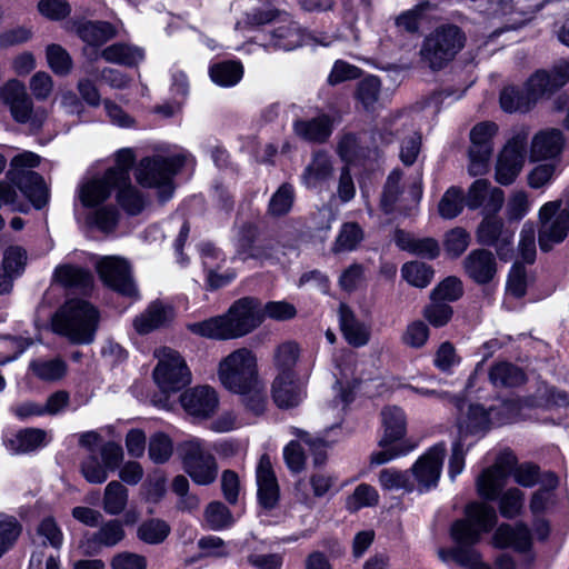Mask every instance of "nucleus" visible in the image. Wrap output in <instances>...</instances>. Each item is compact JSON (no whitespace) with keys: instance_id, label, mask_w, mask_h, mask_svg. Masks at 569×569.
I'll return each instance as SVG.
<instances>
[{"instance_id":"f257e3e1","label":"nucleus","mask_w":569,"mask_h":569,"mask_svg":"<svg viewBox=\"0 0 569 569\" xmlns=\"http://www.w3.org/2000/svg\"><path fill=\"white\" fill-rule=\"evenodd\" d=\"M569 81V60L561 59L549 70L536 71L526 83V91L522 92L516 87L509 86L500 93V107L503 111L526 112L530 110L538 100L549 98Z\"/></svg>"},{"instance_id":"f03ea898","label":"nucleus","mask_w":569,"mask_h":569,"mask_svg":"<svg viewBox=\"0 0 569 569\" xmlns=\"http://www.w3.org/2000/svg\"><path fill=\"white\" fill-rule=\"evenodd\" d=\"M99 312L88 301L72 299L67 301L52 318V330L77 345H89L94 340Z\"/></svg>"},{"instance_id":"7ed1b4c3","label":"nucleus","mask_w":569,"mask_h":569,"mask_svg":"<svg viewBox=\"0 0 569 569\" xmlns=\"http://www.w3.org/2000/svg\"><path fill=\"white\" fill-rule=\"evenodd\" d=\"M218 377L229 391L239 395L250 393L258 385L256 355L247 348L232 351L220 361Z\"/></svg>"},{"instance_id":"20e7f679","label":"nucleus","mask_w":569,"mask_h":569,"mask_svg":"<svg viewBox=\"0 0 569 569\" xmlns=\"http://www.w3.org/2000/svg\"><path fill=\"white\" fill-rule=\"evenodd\" d=\"M217 446L192 437L179 443L178 455L184 472L199 486H209L218 477V462L213 451Z\"/></svg>"},{"instance_id":"39448f33","label":"nucleus","mask_w":569,"mask_h":569,"mask_svg":"<svg viewBox=\"0 0 569 569\" xmlns=\"http://www.w3.org/2000/svg\"><path fill=\"white\" fill-rule=\"evenodd\" d=\"M466 42L465 33L453 24H445L433 30L422 42L421 61L432 70L446 67Z\"/></svg>"},{"instance_id":"423d86ee","label":"nucleus","mask_w":569,"mask_h":569,"mask_svg":"<svg viewBox=\"0 0 569 569\" xmlns=\"http://www.w3.org/2000/svg\"><path fill=\"white\" fill-rule=\"evenodd\" d=\"M38 154L27 151L17 154L11 160L7 177L37 208H42L48 201V190L42 177L31 169L39 164Z\"/></svg>"},{"instance_id":"0eeeda50","label":"nucleus","mask_w":569,"mask_h":569,"mask_svg":"<svg viewBox=\"0 0 569 569\" xmlns=\"http://www.w3.org/2000/svg\"><path fill=\"white\" fill-rule=\"evenodd\" d=\"M184 156H154L141 159L136 168V179L142 187L159 188L168 199L172 193V178L184 163Z\"/></svg>"},{"instance_id":"6e6552de","label":"nucleus","mask_w":569,"mask_h":569,"mask_svg":"<svg viewBox=\"0 0 569 569\" xmlns=\"http://www.w3.org/2000/svg\"><path fill=\"white\" fill-rule=\"evenodd\" d=\"M154 357L158 363L152 376L161 391L178 392L191 382V371L178 351L163 347L154 351Z\"/></svg>"},{"instance_id":"1a4fd4ad","label":"nucleus","mask_w":569,"mask_h":569,"mask_svg":"<svg viewBox=\"0 0 569 569\" xmlns=\"http://www.w3.org/2000/svg\"><path fill=\"white\" fill-rule=\"evenodd\" d=\"M562 201H548L538 211V243L548 252L569 234V218L561 212Z\"/></svg>"},{"instance_id":"9d476101","label":"nucleus","mask_w":569,"mask_h":569,"mask_svg":"<svg viewBox=\"0 0 569 569\" xmlns=\"http://www.w3.org/2000/svg\"><path fill=\"white\" fill-rule=\"evenodd\" d=\"M497 132L498 126L490 121L480 122L471 129L468 164V172L471 176H482L488 172Z\"/></svg>"},{"instance_id":"9b49d317","label":"nucleus","mask_w":569,"mask_h":569,"mask_svg":"<svg viewBox=\"0 0 569 569\" xmlns=\"http://www.w3.org/2000/svg\"><path fill=\"white\" fill-rule=\"evenodd\" d=\"M400 181L401 172L399 170H393L387 178L381 197V207L387 213L395 210L409 213L421 199L422 188L419 179L410 183L406 190L401 188Z\"/></svg>"},{"instance_id":"f8f14e48","label":"nucleus","mask_w":569,"mask_h":569,"mask_svg":"<svg viewBox=\"0 0 569 569\" xmlns=\"http://www.w3.org/2000/svg\"><path fill=\"white\" fill-rule=\"evenodd\" d=\"M0 99L9 107L11 116L18 122H30L33 128H39L46 113L42 112L41 117L36 113L32 114V100L27 93L26 87L22 82L13 79L8 81L0 88Z\"/></svg>"},{"instance_id":"ddd939ff","label":"nucleus","mask_w":569,"mask_h":569,"mask_svg":"<svg viewBox=\"0 0 569 569\" xmlns=\"http://www.w3.org/2000/svg\"><path fill=\"white\" fill-rule=\"evenodd\" d=\"M97 271L106 286L126 297H137L138 290L132 280L127 260L109 256L97 262Z\"/></svg>"},{"instance_id":"4468645a","label":"nucleus","mask_w":569,"mask_h":569,"mask_svg":"<svg viewBox=\"0 0 569 569\" xmlns=\"http://www.w3.org/2000/svg\"><path fill=\"white\" fill-rule=\"evenodd\" d=\"M527 138L522 133L513 136L500 151L496 164V180L500 184H511L525 163Z\"/></svg>"},{"instance_id":"2eb2a0df","label":"nucleus","mask_w":569,"mask_h":569,"mask_svg":"<svg viewBox=\"0 0 569 569\" xmlns=\"http://www.w3.org/2000/svg\"><path fill=\"white\" fill-rule=\"evenodd\" d=\"M516 407L513 401H505L499 409L486 411L481 406L472 405L469 407L465 425L460 426V432L475 435L486 431L490 425L512 422L515 420Z\"/></svg>"},{"instance_id":"dca6fc26","label":"nucleus","mask_w":569,"mask_h":569,"mask_svg":"<svg viewBox=\"0 0 569 569\" xmlns=\"http://www.w3.org/2000/svg\"><path fill=\"white\" fill-rule=\"evenodd\" d=\"M445 456L446 446L437 443L413 463L410 471L417 482L419 492L429 491L438 485Z\"/></svg>"},{"instance_id":"f3484780","label":"nucleus","mask_w":569,"mask_h":569,"mask_svg":"<svg viewBox=\"0 0 569 569\" xmlns=\"http://www.w3.org/2000/svg\"><path fill=\"white\" fill-rule=\"evenodd\" d=\"M546 0H490L489 11L505 17L512 28H520L535 19Z\"/></svg>"},{"instance_id":"a211bd4d","label":"nucleus","mask_w":569,"mask_h":569,"mask_svg":"<svg viewBox=\"0 0 569 569\" xmlns=\"http://www.w3.org/2000/svg\"><path fill=\"white\" fill-rule=\"evenodd\" d=\"M497 520L496 510L491 506L473 502L466 507L465 518L452 523L450 533H486L493 529Z\"/></svg>"},{"instance_id":"6ab92c4d","label":"nucleus","mask_w":569,"mask_h":569,"mask_svg":"<svg viewBox=\"0 0 569 569\" xmlns=\"http://www.w3.org/2000/svg\"><path fill=\"white\" fill-rule=\"evenodd\" d=\"M223 317L232 339L251 332L261 321L258 305L251 298L236 301Z\"/></svg>"},{"instance_id":"aec40b11","label":"nucleus","mask_w":569,"mask_h":569,"mask_svg":"<svg viewBox=\"0 0 569 569\" xmlns=\"http://www.w3.org/2000/svg\"><path fill=\"white\" fill-rule=\"evenodd\" d=\"M453 543L448 548L438 550L439 558L445 561H453L469 569H491L482 562L479 552L475 549L479 536H453Z\"/></svg>"},{"instance_id":"412c9836","label":"nucleus","mask_w":569,"mask_h":569,"mask_svg":"<svg viewBox=\"0 0 569 569\" xmlns=\"http://www.w3.org/2000/svg\"><path fill=\"white\" fill-rule=\"evenodd\" d=\"M267 49L290 51L302 44L303 34L300 27L287 14L281 16L268 33L257 37Z\"/></svg>"},{"instance_id":"4be33fe9","label":"nucleus","mask_w":569,"mask_h":569,"mask_svg":"<svg viewBox=\"0 0 569 569\" xmlns=\"http://www.w3.org/2000/svg\"><path fill=\"white\" fill-rule=\"evenodd\" d=\"M565 147L562 131L549 128L538 131L531 139L529 159L531 162L556 161Z\"/></svg>"},{"instance_id":"5701e85b","label":"nucleus","mask_w":569,"mask_h":569,"mask_svg":"<svg viewBox=\"0 0 569 569\" xmlns=\"http://www.w3.org/2000/svg\"><path fill=\"white\" fill-rule=\"evenodd\" d=\"M184 411L197 418H209L218 408V396L208 386H198L184 391L180 397Z\"/></svg>"},{"instance_id":"b1692460","label":"nucleus","mask_w":569,"mask_h":569,"mask_svg":"<svg viewBox=\"0 0 569 569\" xmlns=\"http://www.w3.org/2000/svg\"><path fill=\"white\" fill-rule=\"evenodd\" d=\"M511 475V466L499 458L491 467L486 468L476 479V488L482 498L495 500L501 493Z\"/></svg>"},{"instance_id":"393cba45","label":"nucleus","mask_w":569,"mask_h":569,"mask_svg":"<svg viewBox=\"0 0 569 569\" xmlns=\"http://www.w3.org/2000/svg\"><path fill=\"white\" fill-rule=\"evenodd\" d=\"M512 232L503 228V222L496 218L485 219L477 230V238L481 244L493 246L501 259H509L512 242Z\"/></svg>"},{"instance_id":"a878e982","label":"nucleus","mask_w":569,"mask_h":569,"mask_svg":"<svg viewBox=\"0 0 569 569\" xmlns=\"http://www.w3.org/2000/svg\"><path fill=\"white\" fill-rule=\"evenodd\" d=\"M465 199L469 209L475 210L485 206L488 212L496 213L503 204L505 194L501 189L491 187L488 180L478 179L469 187Z\"/></svg>"},{"instance_id":"bb28decb","label":"nucleus","mask_w":569,"mask_h":569,"mask_svg":"<svg viewBox=\"0 0 569 569\" xmlns=\"http://www.w3.org/2000/svg\"><path fill=\"white\" fill-rule=\"evenodd\" d=\"M256 480L260 505L266 509H272L279 499V486L270 458L267 455L261 456L258 462Z\"/></svg>"},{"instance_id":"cd10ccee","label":"nucleus","mask_w":569,"mask_h":569,"mask_svg":"<svg viewBox=\"0 0 569 569\" xmlns=\"http://www.w3.org/2000/svg\"><path fill=\"white\" fill-rule=\"evenodd\" d=\"M272 397L279 408L297 407L306 397L305 386L296 375L277 376L272 383Z\"/></svg>"},{"instance_id":"c85d7f7f","label":"nucleus","mask_w":569,"mask_h":569,"mask_svg":"<svg viewBox=\"0 0 569 569\" xmlns=\"http://www.w3.org/2000/svg\"><path fill=\"white\" fill-rule=\"evenodd\" d=\"M466 273L477 283L491 281L497 272L495 256L485 249L472 250L463 260Z\"/></svg>"},{"instance_id":"c756f323","label":"nucleus","mask_w":569,"mask_h":569,"mask_svg":"<svg viewBox=\"0 0 569 569\" xmlns=\"http://www.w3.org/2000/svg\"><path fill=\"white\" fill-rule=\"evenodd\" d=\"M173 317L174 312L171 306L153 301L143 312L134 318L133 327L138 333L147 335L167 326L172 321Z\"/></svg>"},{"instance_id":"7c9ffc66","label":"nucleus","mask_w":569,"mask_h":569,"mask_svg":"<svg viewBox=\"0 0 569 569\" xmlns=\"http://www.w3.org/2000/svg\"><path fill=\"white\" fill-rule=\"evenodd\" d=\"M295 133L310 142H325L332 133V119L326 113H319L311 119H300L293 123Z\"/></svg>"},{"instance_id":"2f4dec72","label":"nucleus","mask_w":569,"mask_h":569,"mask_svg":"<svg viewBox=\"0 0 569 569\" xmlns=\"http://www.w3.org/2000/svg\"><path fill=\"white\" fill-rule=\"evenodd\" d=\"M71 30L90 46H101L117 34L116 28L107 21H73Z\"/></svg>"},{"instance_id":"473e14b6","label":"nucleus","mask_w":569,"mask_h":569,"mask_svg":"<svg viewBox=\"0 0 569 569\" xmlns=\"http://www.w3.org/2000/svg\"><path fill=\"white\" fill-rule=\"evenodd\" d=\"M383 435L379 440V447L396 443L402 439L407 431V418L405 411L397 407H386L381 411Z\"/></svg>"},{"instance_id":"72a5a7b5","label":"nucleus","mask_w":569,"mask_h":569,"mask_svg":"<svg viewBox=\"0 0 569 569\" xmlns=\"http://www.w3.org/2000/svg\"><path fill=\"white\" fill-rule=\"evenodd\" d=\"M121 187L106 172L101 178L91 179L79 188V199L84 207H94L107 200L112 190Z\"/></svg>"},{"instance_id":"f704fd0d","label":"nucleus","mask_w":569,"mask_h":569,"mask_svg":"<svg viewBox=\"0 0 569 569\" xmlns=\"http://www.w3.org/2000/svg\"><path fill=\"white\" fill-rule=\"evenodd\" d=\"M339 322L343 338L349 345L362 347L368 343L370 338L369 328L360 322L345 303L339 306Z\"/></svg>"},{"instance_id":"c9c22d12","label":"nucleus","mask_w":569,"mask_h":569,"mask_svg":"<svg viewBox=\"0 0 569 569\" xmlns=\"http://www.w3.org/2000/svg\"><path fill=\"white\" fill-rule=\"evenodd\" d=\"M395 241L400 249L422 258L435 259L440 253L439 243L433 238H416L410 233L398 230Z\"/></svg>"},{"instance_id":"e433bc0d","label":"nucleus","mask_w":569,"mask_h":569,"mask_svg":"<svg viewBox=\"0 0 569 569\" xmlns=\"http://www.w3.org/2000/svg\"><path fill=\"white\" fill-rule=\"evenodd\" d=\"M48 433L39 428H26L7 440V448L13 453H27L47 446Z\"/></svg>"},{"instance_id":"4c0bfd02","label":"nucleus","mask_w":569,"mask_h":569,"mask_svg":"<svg viewBox=\"0 0 569 569\" xmlns=\"http://www.w3.org/2000/svg\"><path fill=\"white\" fill-rule=\"evenodd\" d=\"M100 56L110 63L136 66L143 60L144 51L137 46L118 42L104 48Z\"/></svg>"},{"instance_id":"58836bf2","label":"nucleus","mask_w":569,"mask_h":569,"mask_svg":"<svg viewBox=\"0 0 569 569\" xmlns=\"http://www.w3.org/2000/svg\"><path fill=\"white\" fill-rule=\"evenodd\" d=\"M332 173V162L330 157L322 151L313 153L311 162L306 167L302 173V182L308 188H315L320 182L327 180Z\"/></svg>"},{"instance_id":"ea45409f","label":"nucleus","mask_w":569,"mask_h":569,"mask_svg":"<svg viewBox=\"0 0 569 569\" xmlns=\"http://www.w3.org/2000/svg\"><path fill=\"white\" fill-rule=\"evenodd\" d=\"M209 77L219 87H233L243 77V66L239 61H221L209 67Z\"/></svg>"},{"instance_id":"a19ab883","label":"nucleus","mask_w":569,"mask_h":569,"mask_svg":"<svg viewBox=\"0 0 569 569\" xmlns=\"http://www.w3.org/2000/svg\"><path fill=\"white\" fill-rule=\"evenodd\" d=\"M489 380L495 387L511 388L522 385L526 381V375L519 367L501 361L491 367Z\"/></svg>"},{"instance_id":"79ce46f5","label":"nucleus","mask_w":569,"mask_h":569,"mask_svg":"<svg viewBox=\"0 0 569 569\" xmlns=\"http://www.w3.org/2000/svg\"><path fill=\"white\" fill-rule=\"evenodd\" d=\"M53 277L57 282L69 288L87 289L92 283V274L88 270L73 264L58 266Z\"/></svg>"},{"instance_id":"37998d69","label":"nucleus","mask_w":569,"mask_h":569,"mask_svg":"<svg viewBox=\"0 0 569 569\" xmlns=\"http://www.w3.org/2000/svg\"><path fill=\"white\" fill-rule=\"evenodd\" d=\"M188 329L192 333L208 339H232L226 322V317H223V315L212 317L203 321L190 323L188 325Z\"/></svg>"},{"instance_id":"c03bdc74","label":"nucleus","mask_w":569,"mask_h":569,"mask_svg":"<svg viewBox=\"0 0 569 569\" xmlns=\"http://www.w3.org/2000/svg\"><path fill=\"white\" fill-rule=\"evenodd\" d=\"M378 482L383 490L388 491L412 492L415 490V481L408 470L385 468L378 475Z\"/></svg>"},{"instance_id":"a18cd8bd","label":"nucleus","mask_w":569,"mask_h":569,"mask_svg":"<svg viewBox=\"0 0 569 569\" xmlns=\"http://www.w3.org/2000/svg\"><path fill=\"white\" fill-rule=\"evenodd\" d=\"M363 237V230L358 223L346 222L341 226L331 250L335 253L353 251Z\"/></svg>"},{"instance_id":"49530a36","label":"nucleus","mask_w":569,"mask_h":569,"mask_svg":"<svg viewBox=\"0 0 569 569\" xmlns=\"http://www.w3.org/2000/svg\"><path fill=\"white\" fill-rule=\"evenodd\" d=\"M300 350L296 342L286 341L279 345L273 355V363L278 371L277 376H289L295 373V366L299 359Z\"/></svg>"},{"instance_id":"de8ad7c7","label":"nucleus","mask_w":569,"mask_h":569,"mask_svg":"<svg viewBox=\"0 0 569 569\" xmlns=\"http://www.w3.org/2000/svg\"><path fill=\"white\" fill-rule=\"evenodd\" d=\"M346 357V366L340 363L337 365L339 368V378L337 380V385L340 389L339 399L336 402V407H339V410L342 411L348 406V403L352 400L351 396V381L356 382L355 379V368H353V355L348 352L345 355Z\"/></svg>"},{"instance_id":"09e8293b","label":"nucleus","mask_w":569,"mask_h":569,"mask_svg":"<svg viewBox=\"0 0 569 569\" xmlns=\"http://www.w3.org/2000/svg\"><path fill=\"white\" fill-rule=\"evenodd\" d=\"M379 502L377 489L368 483L358 485L353 492L346 499V508L356 512L362 508L375 507Z\"/></svg>"},{"instance_id":"8fccbe9b","label":"nucleus","mask_w":569,"mask_h":569,"mask_svg":"<svg viewBox=\"0 0 569 569\" xmlns=\"http://www.w3.org/2000/svg\"><path fill=\"white\" fill-rule=\"evenodd\" d=\"M204 521L210 530H227L234 522L230 510L220 501L210 502L204 509Z\"/></svg>"},{"instance_id":"3c124183","label":"nucleus","mask_w":569,"mask_h":569,"mask_svg":"<svg viewBox=\"0 0 569 569\" xmlns=\"http://www.w3.org/2000/svg\"><path fill=\"white\" fill-rule=\"evenodd\" d=\"M128 501V490L118 481L107 485L103 496V509L110 515H119L124 510Z\"/></svg>"},{"instance_id":"603ef678","label":"nucleus","mask_w":569,"mask_h":569,"mask_svg":"<svg viewBox=\"0 0 569 569\" xmlns=\"http://www.w3.org/2000/svg\"><path fill=\"white\" fill-rule=\"evenodd\" d=\"M401 274L411 286L425 288L431 282L433 278V270L430 266L423 262L410 261L402 266Z\"/></svg>"},{"instance_id":"864d4df0","label":"nucleus","mask_w":569,"mask_h":569,"mask_svg":"<svg viewBox=\"0 0 569 569\" xmlns=\"http://www.w3.org/2000/svg\"><path fill=\"white\" fill-rule=\"evenodd\" d=\"M295 201V189L290 183H282L277 191L272 194L269 206L268 213L273 217H281L287 214Z\"/></svg>"},{"instance_id":"5fc2aeb1","label":"nucleus","mask_w":569,"mask_h":569,"mask_svg":"<svg viewBox=\"0 0 569 569\" xmlns=\"http://www.w3.org/2000/svg\"><path fill=\"white\" fill-rule=\"evenodd\" d=\"M465 203L463 191L460 188L451 187L439 201V214L445 219H453L462 211Z\"/></svg>"},{"instance_id":"6e6d98bb","label":"nucleus","mask_w":569,"mask_h":569,"mask_svg":"<svg viewBox=\"0 0 569 569\" xmlns=\"http://www.w3.org/2000/svg\"><path fill=\"white\" fill-rule=\"evenodd\" d=\"M499 512L505 518L518 517L525 506V493L518 488H509L499 496Z\"/></svg>"},{"instance_id":"4d7b16f0","label":"nucleus","mask_w":569,"mask_h":569,"mask_svg":"<svg viewBox=\"0 0 569 569\" xmlns=\"http://www.w3.org/2000/svg\"><path fill=\"white\" fill-rule=\"evenodd\" d=\"M46 57L50 69L58 76L70 73L73 62L68 51L60 44H49L46 49Z\"/></svg>"},{"instance_id":"13d9d810","label":"nucleus","mask_w":569,"mask_h":569,"mask_svg":"<svg viewBox=\"0 0 569 569\" xmlns=\"http://www.w3.org/2000/svg\"><path fill=\"white\" fill-rule=\"evenodd\" d=\"M30 368L38 378L47 381L59 380L67 372L66 362L59 358L32 361Z\"/></svg>"},{"instance_id":"bf43d9fd","label":"nucleus","mask_w":569,"mask_h":569,"mask_svg":"<svg viewBox=\"0 0 569 569\" xmlns=\"http://www.w3.org/2000/svg\"><path fill=\"white\" fill-rule=\"evenodd\" d=\"M134 161L133 151L129 148L121 149L116 154V166L108 169V178H113L120 186L129 183V170Z\"/></svg>"},{"instance_id":"052dcab7","label":"nucleus","mask_w":569,"mask_h":569,"mask_svg":"<svg viewBox=\"0 0 569 569\" xmlns=\"http://www.w3.org/2000/svg\"><path fill=\"white\" fill-rule=\"evenodd\" d=\"M556 176L557 162L549 161L533 167L527 176V182L531 189H541L550 186Z\"/></svg>"},{"instance_id":"680f3d73","label":"nucleus","mask_w":569,"mask_h":569,"mask_svg":"<svg viewBox=\"0 0 569 569\" xmlns=\"http://www.w3.org/2000/svg\"><path fill=\"white\" fill-rule=\"evenodd\" d=\"M173 452L171 439L162 433H156L149 441V457L154 463H163L169 460Z\"/></svg>"},{"instance_id":"e2e57ef3","label":"nucleus","mask_w":569,"mask_h":569,"mask_svg":"<svg viewBox=\"0 0 569 569\" xmlns=\"http://www.w3.org/2000/svg\"><path fill=\"white\" fill-rule=\"evenodd\" d=\"M470 243L469 233L462 228H455L445 234L443 247L446 252L458 258L461 256Z\"/></svg>"},{"instance_id":"0e129e2a","label":"nucleus","mask_w":569,"mask_h":569,"mask_svg":"<svg viewBox=\"0 0 569 569\" xmlns=\"http://www.w3.org/2000/svg\"><path fill=\"white\" fill-rule=\"evenodd\" d=\"M118 201L129 214H138L144 207L141 194L130 184L118 187Z\"/></svg>"},{"instance_id":"69168bd1","label":"nucleus","mask_w":569,"mask_h":569,"mask_svg":"<svg viewBox=\"0 0 569 569\" xmlns=\"http://www.w3.org/2000/svg\"><path fill=\"white\" fill-rule=\"evenodd\" d=\"M380 93V81L377 77H367L358 83L357 98L365 108L369 109L378 101Z\"/></svg>"},{"instance_id":"338daca9","label":"nucleus","mask_w":569,"mask_h":569,"mask_svg":"<svg viewBox=\"0 0 569 569\" xmlns=\"http://www.w3.org/2000/svg\"><path fill=\"white\" fill-rule=\"evenodd\" d=\"M462 295V283L456 277H448L431 292V300L453 301Z\"/></svg>"},{"instance_id":"774afa93","label":"nucleus","mask_w":569,"mask_h":569,"mask_svg":"<svg viewBox=\"0 0 569 569\" xmlns=\"http://www.w3.org/2000/svg\"><path fill=\"white\" fill-rule=\"evenodd\" d=\"M530 209L528 194L523 190L512 192L507 201L506 214L509 220L522 219Z\"/></svg>"}]
</instances>
